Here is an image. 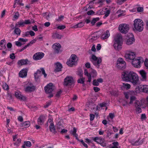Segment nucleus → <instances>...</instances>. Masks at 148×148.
Listing matches in <instances>:
<instances>
[{"mask_svg":"<svg viewBox=\"0 0 148 148\" xmlns=\"http://www.w3.org/2000/svg\"><path fill=\"white\" fill-rule=\"evenodd\" d=\"M84 23L83 22H81L74 26L75 28H80L84 25Z\"/></svg>","mask_w":148,"mask_h":148,"instance_id":"c9c22d12","label":"nucleus"},{"mask_svg":"<svg viewBox=\"0 0 148 148\" xmlns=\"http://www.w3.org/2000/svg\"><path fill=\"white\" fill-rule=\"evenodd\" d=\"M52 47L54 52L58 53L61 48V45L59 43H56L53 45Z\"/></svg>","mask_w":148,"mask_h":148,"instance_id":"aec40b11","label":"nucleus"},{"mask_svg":"<svg viewBox=\"0 0 148 148\" xmlns=\"http://www.w3.org/2000/svg\"><path fill=\"white\" fill-rule=\"evenodd\" d=\"M127 0H117L116 3L119 5H121Z\"/></svg>","mask_w":148,"mask_h":148,"instance_id":"09e8293b","label":"nucleus"},{"mask_svg":"<svg viewBox=\"0 0 148 148\" xmlns=\"http://www.w3.org/2000/svg\"><path fill=\"white\" fill-rule=\"evenodd\" d=\"M144 85H140L136 87L135 91L137 93H139L140 92H143Z\"/></svg>","mask_w":148,"mask_h":148,"instance_id":"bb28decb","label":"nucleus"},{"mask_svg":"<svg viewBox=\"0 0 148 148\" xmlns=\"http://www.w3.org/2000/svg\"><path fill=\"white\" fill-rule=\"evenodd\" d=\"M76 58L77 56L75 55L72 54L70 58L68 60L67 64L70 66H72L76 63Z\"/></svg>","mask_w":148,"mask_h":148,"instance_id":"1a4fd4ad","label":"nucleus"},{"mask_svg":"<svg viewBox=\"0 0 148 148\" xmlns=\"http://www.w3.org/2000/svg\"><path fill=\"white\" fill-rule=\"evenodd\" d=\"M130 35V38H128L127 39L126 42V44L128 45L132 44L133 42H134L135 40L133 34H131Z\"/></svg>","mask_w":148,"mask_h":148,"instance_id":"5701e85b","label":"nucleus"},{"mask_svg":"<svg viewBox=\"0 0 148 148\" xmlns=\"http://www.w3.org/2000/svg\"><path fill=\"white\" fill-rule=\"evenodd\" d=\"M143 92L148 93V86L146 85H144Z\"/></svg>","mask_w":148,"mask_h":148,"instance_id":"ea45409f","label":"nucleus"},{"mask_svg":"<svg viewBox=\"0 0 148 148\" xmlns=\"http://www.w3.org/2000/svg\"><path fill=\"white\" fill-rule=\"evenodd\" d=\"M24 23L25 25L30 24L31 23V22L30 20L29 19L25 20V21H24Z\"/></svg>","mask_w":148,"mask_h":148,"instance_id":"13d9d810","label":"nucleus"},{"mask_svg":"<svg viewBox=\"0 0 148 148\" xmlns=\"http://www.w3.org/2000/svg\"><path fill=\"white\" fill-rule=\"evenodd\" d=\"M19 16V14L18 12L15 13V14L13 16V18L15 19H17Z\"/></svg>","mask_w":148,"mask_h":148,"instance_id":"de8ad7c7","label":"nucleus"},{"mask_svg":"<svg viewBox=\"0 0 148 148\" xmlns=\"http://www.w3.org/2000/svg\"><path fill=\"white\" fill-rule=\"evenodd\" d=\"M17 64L19 66L30 64V61L27 59H21L19 60L17 62Z\"/></svg>","mask_w":148,"mask_h":148,"instance_id":"dca6fc26","label":"nucleus"},{"mask_svg":"<svg viewBox=\"0 0 148 148\" xmlns=\"http://www.w3.org/2000/svg\"><path fill=\"white\" fill-rule=\"evenodd\" d=\"M107 104L105 102H103L99 104V106L101 107H105L106 106Z\"/></svg>","mask_w":148,"mask_h":148,"instance_id":"69168bd1","label":"nucleus"},{"mask_svg":"<svg viewBox=\"0 0 148 148\" xmlns=\"http://www.w3.org/2000/svg\"><path fill=\"white\" fill-rule=\"evenodd\" d=\"M6 43V41L5 39H3L1 40L0 42V44L1 45H2V46H5V44Z\"/></svg>","mask_w":148,"mask_h":148,"instance_id":"5fc2aeb1","label":"nucleus"},{"mask_svg":"<svg viewBox=\"0 0 148 148\" xmlns=\"http://www.w3.org/2000/svg\"><path fill=\"white\" fill-rule=\"evenodd\" d=\"M55 89V87L53 84H48L44 88L45 91L47 93H51Z\"/></svg>","mask_w":148,"mask_h":148,"instance_id":"4468645a","label":"nucleus"},{"mask_svg":"<svg viewBox=\"0 0 148 148\" xmlns=\"http://www.w3.org/2000/svg\"><path fill=\"white\" fill-rule=\"evenodd\" d=\"M135 57V54L134 52L127 50L125 52V57L128 60H132Z\"/></svg>","mask_w":148,"mask_h":148,"instance_id":"f8f14e48","label":"nucleus"},{"mask_svg":"<svg viewBox=\"0 0 148 148\" xmlns=\"http://www.w3.org/2000/svg\"><path fill=\"white\" fill-rule=\"evenodd\" d=\"M123 85L121 87V89L123 90H127L130 89L131 86L130 84H123Z\"/></svg>","mask_w":148,"mask_h":148,"instance_id":"cd10ccee","label":"nucleus"},{"mask_svg":"<svg viewBox=\"0 0 148 148\" xmlns=\"http://www.w3.org/2000/svg\"><path fill=\"white\" fill-rule=\"evenodd\" d=\"M15 3H16V5H21L23 6L24 5V4L23 3H22L20 1V0H15L14 1Z\"/></svg>","mask_w":148,"mask_h":148,"instance_id":"8fccbe9b","label":"nucleus"},{"mask_svg":"<svg viewBox=\"0 0 148 148\" xmlns=\"http://www.w3.org/2000/svg\"><path fill=\"white\" fill-rule=\"evenodd\" d=\"M143 10V8L142 7H139L137 8V11L138 12H140Z\"/></svg>","mask_w":148,"mask_h":148,"instance_id":"052dcab7","label":"nucleus"},{"mask_svg":"<svg viewBox=\"0 0 148 148\" xmlns=\"http://www.w3.org/2000/svg\"><path fill=\"white\" fill-rule=\"evenodd\" d=\"M51 101H49L47 102L46 105L44 106V108H47L49 106L51 105Z\"/></svg>","mask_w":148,"mask_h":148,"instance_id":"bf43d9fd","label":"nucleus"},{"mask_svg":"<svg viewBox=\"0 0 148 148\" xmlns=\"http://www.w3.org/2000/svg\"><path fill=\"white\" fill-rule=\"evenodd\" d=\"M42 74L44 75L45 77H46L47 76V74L46 73L45 70L43 68H41L40 69H38L34 73V77L35 80L36 81L38 80Z\"/></svg>","mask_w":148,"mask_h":148,"instance_id":"20e7f679","label":"nucleus"},{"mask_svg":"<svg viewBox=\"0 0 148 148\" xmlns=\"http://www.w3.org/2000/svg\"><path fill=\"white\" fill-rule=\"evenodd\" d=\"M85 79L83 77L77 80L78 83H84Z\"/></svg>","mask_w":148,"mask_h":148,"instance_id":"49530a36","label":"nucleus"},{"mask_svg":"<svg viewBox=\"0 0 148 148\" xmlns=\"http://www.w3.org/2000/svg\"><path fill=\"white\" fill-rule=\"evenodd\" d=\"M55 68L54 71L56 72H58L61 71L62 67V65L60 62H57L55 64Z\"/></svg>","mask_w":148,"mask_h":148,"instance_id":"4be33fe9","label":"nucleus"},{"mask_svg":"<svg viewBox=\"0 0 148 148\" xmlns=\"http://www.w3.org/2000/svg\"><path fill=\"white\" fill-rule=\"evenodd\" d=\"M63 36L61 34H59L57 33H54L52 35V37L54 39H60Z\"/></svg>","mask_w":148,"mask_h":148,"instance_id":"c85d7f7f","label":"nucleus"},{"mask_svg":"<svg viewBox=\"0 0 148 148\" xmlns=\"http://www.w3.org/2000/svg\"><path fill=\"white\" fill-rule=\"evenodd\" d=\"M119 29L120 31L122 34H126L129 30V25L125 24H121L119 25Z\"/></svg>","mask_w":148,"mask_h":148,"instance_id":"6e6552de","label":"nucleus"},{"mask_svg":"<svg viewBox=\"0 0 148 148\" xmlns=\"http://www.w3.org/2000/svg\"><path fill=\"white\" fill-rule=\"evenodd\" d=\"M44 53L42 52H38L34 55L33 58L35 60H40L44 57Z\"/></svg>","mask_w":148,"mask_h":148,"instance_id":"2eb2a0df","label":"nucleus"},{"mask_svg":"<svg viewBox=\"0 0 148 148\" xmlns=\"http://www.w3.org/2000/svg\"><path fill=\"white\" fill-rule=\"evenodd\" d=\"M85 66L88 69L90 68V63L89 62H87L85 64Z\"/></svg>","mask_w":148,"mask_h":148,"instance_id":"e2e57ef3","label":"nucleus"},{"mask_svg":"<svg viewBox=\"0 0 148 148\" xmlns=\"http://www.w3.org/2000/svg\"><path fill=\"white\" fill-rule=\"evenodd\" d=\"M25 43H24V44ZM15 44L16 45L18 46H21L23 45L24 44H22L19 41H17L15 42Z\"/></svg>","mask_w":148,"mask_h":148,"instance_id":"6e6d98bb","label":"nucleus"},{"mask_svg":"<svg viewBox=\"0 0 148 148\" xmlns=\"http://www.w3.org/2000/svg\"><path fill=\"white\" fill-rule=\"evenodd\" d=\"M18 41L21 42H26L28 41V39H24L23 38H20L18 39Z\"/></svg>","mask_w":148,"mask_h":148,"instance_id":"603ef678","label":"nucleus"},{"mask_svg":"<svg viewBox=\"0 0 148 148\" xmlns=\"http://www.w3.org/2000/svg\"><path fill=\"white\" fill-rule=\"evenodd\" d=\"M65 28V26L64 25H62L61 26H59L57 27V28L60 29H64Z\"/></svg>","mask_w":148,"mask_h":148,"instance_id":"774afa93","label":"nucleus"},{"mask_svg":"<svg viewBox=\"0 0 148 148\" xmlns=\"http://www.w3.org/2000/svg\"><path fill=\"white\" fill-rule=\"evenodd\" d=\"M44 116H40L38 118L37 120V123L39 125H42L44 122Z\"/></svg>","mask_w":148,"mask_h":148,"instance_id":"a878e982","label":"nucleus"},{"mask_svg":"<svg viewBox=\"0 0 148 148\" xmlns=\"http://www.w3.org/2000/svg\"><path fill=\"white\" fill-rule=\"evenodd\" d=\"M95 12L92 10L88 11L87 12V14L88 15H92Z\"/></svg>","mask_w":148,"mask_h":148,"instance_id":"0e129e2a","label":"nucleus"},{"mask_svg":"<svg viewBox=\"0 0 148 148\" xmlns=\"http://www.w3.org/2000/svg\"><path fill=\"white\" fill-rule=\"evenodd\" d=\"M89 71L90 73H88L87 69H85L84 73V75L86 76L88 78L87 82H90L91 80V75H92V77H96L97 75V73L95 70L92 68H90L89 69Z\"/></svg>","mask_w":148,"mask_h":148,"instance_id":"7ed1b4c3","label":"nucleus"},{"mask_svg":"<svg viewBox=\"0 0 148 148\" xmlns=\"http://www.w3.org/2000/svg\"><path fill=\"white\" fill-rule=\"evenodd\" d=\"M103 82V80L102 79L100 78L96 79H94L92 82V83H102Z\"/></svg>","mask_w":148,"mask_h":148,"instance_id":"58836bf2","label":"nucleus"},{"mask_svg":"<svg viewBox=\"0 0 148 148\" xmlns=\"http://www.w3.org/2000/svg\"><path fill=\"white\" fill-rule=\"evenodd\" d=\"M100 18L99 17L93 18L91 22V23L92 26L94 25L96 22L99 21Z\"/></svg>","mask_w":148,"mask_h":148,"instance_id":"f704fd0d","label":"nucleus"},{"mask_svg":"<svg viewBox=\"0 0 148 148\" xmlns=\"http://www.w3.org/2000/svg\"><path fill=\"white\" fill-rule=\"evenodd\" d=\"M93 140L97 143L100 144L103 147H105L106 146V144L105 142V140L104 138L96 137L93 139Z\"/></svg>","mask_w":148,"mask_h":148,"instance_id":"ddd939ff","label":"nucleus"},{"mask_svg":"<svg viewBox=\"0 0 148 148\" xmlns=\"http://www.w3.org/2000/svg\"><path fill=\"white\" fill-rule=\"evenodd\" d=\"M96 14L101 15L103 14V10H100L97 12Z\"/></svg>","mask_w":148,"mask_h":148,"instance_id":"864d4df0","label":"nucleus"},{"mask_svg":"<svg viewBox=\"0 0 148 148\" xmlns=\"http://www.w3.org/2000/svg\"><path fill=\"white\" fill-rule=\"evenodd\" d=\"M113 46L116 50H119L121 48L122 44V38L121 35L116 34L114 37Z\"/></svg>","mask_w":148,"mask_h":148,"instance_id":"f03ea898","label":"nucleus"},{"mask_svg":"<svg viewBox=\"0 0 148 148\" xmlns=\"http://www.w3.org/2000/svg\"><path fill=\"white\" fill-rule=\"evenodd\" d=\"M139 73L141 76L140 79L142 81H145L147 79L146 73L145 71L143 70H141L139 71Z\"/></svg>","mask_w":148,"mask_h":148,"instance_id":"412c9836","label":"nucleus"},{"mask_svg":"<svg viewBox=\"0 0 148 148\" xmlns=\"http://www.w3.org/2000/svg\"><path fill=\"white\" fill-rule=\"evenodd\" d=\"M28 69L27 68L23 69H22L19 73V77L24 78L26 77L27 74Z\"/></svg>","mask_w":148,"mask_h":148,"instance_id":"a211bd4d","label":"nucleus"},{"mask_svg":"<svg viewBox=\"0 0 148 148\" xmlns=\"http://www.w3.org/2000/svg\"><path fill=\"white\" fill-rule=\"evenodd\" d=\"M22 127H28L30 125V123L29 121H25L22 123Z\"/></svg>","mask_w":148,"mask_h":148,"instance_id":"72a5a7b5","label":"nucleus"},{"mask_svg":"<svg viewBox=\"0 0 148 148\" xmlns=\"http://www.w3.org/2000/svg\"><path fill=\"white\" fill-rule=\"evenodd\" d=\"M141 106L136 107V111L137 114L141 113L142 112V110L140 108Z\"/></svg>","mask_w":148,"mask_h":148,"instance_id":"37998d69","label":"nucleus"},{"mask_svg":"<svg viewBox=\"0 0 148 148\" xmlns=\"http://www.w3.org/2000/svg\"><path fill=\"white\" fill-rule=\"evenodd\" d=\"M21 142V139L20 138H18L16 142L14 143V144L16 146H18L20 145Z\"/></svg>","mask_w":148,"mask_h":148,"instance_id":"a18cd8bd","label":"nucleus"},{"mask_svg":"<svg viewBox=\"0 0 148 148\" xmlns=\"http://www.w3.org/2000/svg\"><path fill=\"white\" fill-rule=\"evenodd\" d=\"M32 145L31 142L29 141H25L24 143V144L22 145V148H26L25 146L27 147H30Z\"/></svg>","mask_w":148,"mask_h":148,"instance_id":"c756f323","label":"nucleus"},{"mask_svg":"<svg viewBox=\"0 0 148 148\" xmlns=\"http://www.w3.org/2000/svg\"><path fill=\"white\" fill-rule=\"evenodd\" d=\"M64 18V16H63L60 15L59 16L58 18L56 19V20L58 22L61 21Z\"/></svg>","mask_w":148,"mask_h":148,"instance_id":"3c124183","label":"nucleus"},{"mask_svg":"<svg viewBox=\"0 0 148 148\" xmlns=\"http://www.w3.org/2000/svg\"><path fill=\"white\" fill-rule=\"evenodd\" d=\"M73 131H71V133L73 135H74V134L76 133L77 132V129L75 127H74L73 128Z\"/></svg>","mask_w":148,"mask_h":148,"instance_id":"680f3d73","label":"nucleus"},{"mask_svg":"<svg viewBox=\"0 0 148 148\" xmlns=\"http://www.w3.org/2000/svg\"><path fill=\"white\" fill-rule=\"evenodd\" d=\"M143 62V59L141 57H138L132 60V64L135 67L139 68L140 66V64Z\"/></svg>","mask_w":148,"mask_h":148,"instance_id":"0eeeda50","label":"nucleus"},{"mask_svg":"<svg viewBox=\"0 0 148 148\" xmlns=\"http://www.w3.org/2000/svg\"><path fill=\"white\" fill-rule=\"evenodd\" d=\"M132 71H125L122 73L121 78L123 81L129 82Z\"/></svg>","mask_w":148,"mask_h":148,"instance_id":"423d86ee","label":"nucleus"},{"mask_svg":"<svg viewBox=\"0 0 148 148\" xmlns=\"http://www.w3.org/2000/svg\"><path fill=\"white\" fill-rule=\"evenodd\" d=\"M56 126L58 128V131L59 132L60 131V129L62 127V125H61V123L60 122H59L57 123L56 124Z\"/></svg>","mask_w":148,"mask_h":148,"instance_id":"79ce46f5","label":"nucleus"},{"mask_svg":"<svg viewBox=\"0 0 148 148\" xmlns=\"http://www.w3.org/2000/svg\"><path fill=\"white\" fill-rule=\"evenodd\" d=\"M24 23L23 21H18L17 23L15 24V27H23L24 26Z\"/></svg>","mask_w":148,"mask_h":148,"instance_id":"7c9ffc66","label":"nucleus"},{"mask_svg":"<svg viewBox=\"0 0 148 148\" xmlns=\"http://www.w3.org/2000/svg\"><path fill=\"white\" fill-rule=\"evenodd\" d=\"M14 33L18 35L19 36L20 35L21 31L20 29L18 27H15L14 31Z\"/></svg>","mask_w":148,"mask_h":148,"instance_id":"473e14b6","label":"nucleus"},{"mask_svg":"<svg viewBox=\"0 0 148 148\" xmlns=\"http://www.w3.org/2000/svg\"><path fill=\"white\" fill-rule=\"evenodd\" d=\"M15 95L17 99L25 101L26 100L25 97L22 95L21 92L19 91L15 92Z\"/></svg>","mask_w":148,"mask_h":148,"instance_id":"f3484780","label":"nucleus"},{"mask_svg":"<svg viewBox=\"0 0 148 148\" xmlns=\"http://www.w3.org/2000/svg\"><path fill=\"white\" fill-rule=\"evenodd\" d=\"M49 129L51 132L54 133H56V130L54 124H51L50 125Z\"/></svg>","mask_w":148,"mask_h":148,"instance_id":"2f4dec72","label":"nucleus"},{"mask_svg":"<svg viewBox=\"0 0 148 148\" xmlns=\"http://www.w3.org/2000/svg\"><path fill=\"white\" fill-rule=\"evenodd\" d=\"M3 89L5 90H8L9 88V86L7 84H3L2 85Z\"/></svg>","mask_w":148,"mask_h":148,"instance_id":"c03bdc74","label":"nucleus"},{"mask_svg":"<svg viewBox=\"0 0 148 148\" xmlns=\"http://www.w3.org/2000/svg\"><path fill=\"white\" fill-rule=\"evenodd\" d=\"M62 91L61 90H60L57 92V94L56 95V97H59Z\"/></svg>","mask_w":148,"mask_h":148,"instance_id":"4d7b16f0","label":"nucleus"},{"mask_svg":"<svg viewBox=\"0 0 148 148\" xmlns=\"http://www.w3.org/2000/svg\"><path fill=\"white\" fill-rule=\"evenodd\" d=\"M35 89V86H28L25 88V90L26 92H31L34 91Z\"/></svg>","mask_w":148,"mask_h":148,"instance_id":"393cba45","label":"nucleus"},{"mask_svg":"<svg viewBox=\"0 0 148 148\" xmlns=\"http://www.w3.org/2000/svg\"><path fill=\"white\" fill-rule=\"evenodd\" d=\"M75 82V80L71 76H67L64 79V83H74Z\"/></svg>","mask_w":148,"mask_h":148,"instance_id":"6ab92c4d","label":"nucleus"},{"mask_svg":"<svg viewBox=\"0 0 148 148\" xmlns=\"http://www.w3.org/2000/svg\"><path fill=\"white\" fill-rule=\"evenodd\" d=\"M126 63L121 58H118L116 64L117 67L120 69H125V67Z\"/></svg>","mask_w":148,"mask_h":148,"instance_id":"9d476101","label":"nucleus"},{"mask_svg":"<svg viewBox=\"0 0 148 148\" xmlns=\"http://www.w3.org/2000/svg\"><path fill=\"white\" fill-rule=\"evenodd\" d=\"M110 36L109 31L106 30L101 35V38L102 39H105L108 38Z\"/></svg>","mask_w":148,"mask_h":148,"instance_id":"b1692460","label":"nucleus"},{"mask_svg":"<svg viewBox=\"0 0 148 148\" xmlns=\"http://www.w3.org/2000/svg\"><path fill=\"white\" fill-rule=\"evenodd\" d=\"M135 107H137L139 106H141L142 104L140 103L139 101L136 100L134 103Z\"/></svg>","mask_w":148,"mask_h":148,"instance_id":"a19ab883","label":"nucleus"},{"mask_svg":"<svg viewBox=\"0 0 148 148\" xmlns=\"http://www.w3.org/2000/svg\"><path fill=\"white\" fill-rule=\"evenodd\" d=\"M130 101L129 103L130 104H131L133 103L134 101H136V98L135 96H132L130 98Z\"/></svg>","mask_w":148,"mask_h":148,"instance_id":"4c0bfd02","label":"nucleus"},{"mask_svg":"<svg viewBox=\"0 0 148 148\" xmlns=\"http://www.w3.org/2000/svg\"><path fill=\"white\" fill-rule=\"evenodd\" d=\"M90 60L97 68H99L101 62V59L100 58H97L94 55L92 54L91 56V59H90Z\"/></svg>","mask_w":148,"mask_h":148,"instance_id":"39448f33","label":"nucleus"},{"mask_svg":"<svg viewBox=\"0 0 148 148\" xmlns=\"http://www.w3.org/2000/svg\"><path fill=\"white\" fill-rule=\"evenodd\" d=\"M90 121H93L95 118V116L94 114H90Z\"/></svg>","mask_w":148,"mask_h":148,"instance_id":"338daca9","label":"nucleus"},{"mask_svg":"<svg viewBox=\"0 0 148 148\" xmlns=\"http://www.w3.org/2000/svg\"><path fill=\"white\" fill-rule=\"evenodd\" d=\"M105 10H106V12L104 13L105 15L103 16V18H106L109 15L110 13V10H107V8H106Z\"/></svg>","mask_w":148,"mask_h":148,"instance_id":"e433bc0d","label":"nucleus"},{"mask_svg":"<svg viewBox=\"0 0 148 148\" xmlns=\"http://www.w3.org/2000/svg\"><path fill=\"white\" fill-rule=\"evenodd\" d=\"M129 82L132 83H137L139 81L138 75L132 71Z\"/></svg>","mask_w":148,"mask_h":148,"instance_id":"9b49d317","label":"nucleus"},{"mask_svg":"<svg viewBox=\"0 0 148 148\" xmlns=\"http://www.w3.org/2000/svg\"><path fill=\"white\" fill-rule=\"evenodd\" d=\"M144 24L140 19H136L134 21L133 29L134 31L141 32L143 29Z\"/></svg>","mask_w":148,"mask_h":148,"instance_id":"f257e3e1","label":"nucleus"}]
</instances>
